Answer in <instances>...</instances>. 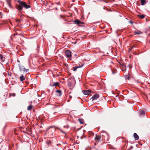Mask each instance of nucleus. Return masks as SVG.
Returning <instances> with one entry per match:
<instances>
[{"label":"nucleus","instance_id":"nucleus-16","mask_svg":"<svg viewBox=\"0 0 150 150\" xmlns=\"http://www.w3.org/2000/svg\"><path fill=\"white\" fill-rule=\"evenodd\" d=\"M59 84V83L58 82H56L52 84H50V86L52 87L54 86H57Z\"/></svg>","mask_w":150,"mask_h":150},{"label":"nucleus","instance_id":"nucleus-34","mask_svg":"<svg viewBox=\"0 0 150 150\" xmlns=\"http://www.w3.org/2000/svg\"><path fill=\"white\" fill-rule=\"evenodd\" d=\"M69 98H71V96H69Z\"/></svg>","mask_w":150,"mask_h":150},{"label":"nucleus","instance_id":"nucleus-29","mask_svg":"<svg viewBox=\"0 0 150 150\" xmlns=\"http://www.w3.org/2000/svg\"><path fill=\"white\" fill-rule=\"evenodd\" d=\"M60 2H58L55 3V4L58 5H59L60 4Z\"/></svg>","mask_w":150,"mask_h":150},{"label":"nucleus","instance_id":"nucleus-26","mask_svg":"<svg viewBox=\"0 0 150 150\" xmlns=\"http://www.w3.org/2000/svg\"><path fill=\"white\" fill-rule=\"evenodd\" d=\"M16 21L18 23H19L20 22L21 20L20 19H16Z\"/></svg>","mask_w":150,"mask_h":150},{"label":"nucleus","instance_id":"nucleus-6","mask_svg":"<svg viewBox=\"0 0 150 150\" xmlns=\"http://www.w3.org/2000/svg\"><path fill=\"white\" fill-rule=\"evenodd\" d=\"M74 23L76 24H84V23L83 22L80 21L79 20L77 19L74 21Z\"/></svg>","mask_w":150,"mask_h":150},{"label":"nucleus","instance_id":"nucleus-18","mask_svg":"<svg viewBox=\"0 0 150 150\" xmlns=\"http://www.w3.org/2000/svg\"><path fill=\"white\" fill-rule=\"evenodd\" d=\"M140 114L141 115H144L145 114V112L143 110H140L139 111Z\"/></svg>","mask_w":150,"mask_h":150},{"label":"nucleus","instance_id":"nucleus-30","mask_svg":"<svg viewBox=\"0 0 150 150\" xmlns=\"http://www.w3.org/2000/svg\"><path fill=\"white\" fill-rule=\"evenodd\" d=\"M133 148V147L132 146H131L130 147L129 149H128V150H129L130 149H132Z\"/></svg>","mask_w":150,"mask_h":150},{"label":"nucleus","instance_id":"nucleus-19","mask_svg":"<svg viewBox=\"0 0 150 150\" xmlns=\"http://www.w3.org/2000/svg\"><path fill=\"white\" fill-rule=\"evenodd\" d=\"M33 106L31 105H30L28 106L27 107V109L28 110H30L31 109L33 108Z\"/></svg>","mask_w":150,"mask_h":150},{"label":"nucleus","instance_id":"nucleus-17","mask_svg":"<svg viewBox=\"0 0 150 150\" xmlns=\"http://www.w3.org/2000/svg\"><path fill=\"white\" fill-rule=\"evenodd\" d=\"M57 128L59 130L60 132H62V133H63L64 134H65V135H66V132L65 131H64L63 130H62V129H59V128Z\"/></svg>","mask_w":150,"mask_h":150},{"label":"nucleus","instance_id":"nucleus-23","mask_svg":"<svg viewBox=\"0 0 150 150\" xmlns=\"http://www.w3.org/2000/svg\"><path fill=\"white\" fill-rule=\"evenodd\" d=\"M5 59V57H3L1 59V60L3 62L4 61Z\"/></svg>","mask_w":150,"mask_h":150},{"label":"nucleus","instance_id":"nucleus-4","mask_svg":"<svg viewBox=\"0 0 150 150\" xmlns=\"http://www.w3.org/2000/svg\"><path fill=\"white\" fill-rule=\"evenodd\" d=\"M101 135L102 136H104L105 137H106L107 139L109 138V135L105 132L104 131H102L101 133Z\"/></svg>","mask_w":150,"mask_h":150},{"label":"nucleus","instance_id":"nucleus-31","mask_svg":"<svg viewBox=\"0 0 150 150\" xmlns=\"http://www.w3.org/2000/svg\"><path fill=\"white\" fill-rule=\"evenodd\" d=\"M129 23L131 24H132L133 23V22L132 21H130Z\"/></svg>","mask_w":150,"mask_h":150},{"label":"nucleus","instance_id":"nucleus-37","mask_svg":"<svg viewBox=\"0 0 150 150\" xmlns=\"http://www.w3.org/2000/svg\"><path fill=\"white\" fill-rule=\"evenodd\" d=\"M129 77L128 78V79H129Z\"/></svg>","mask_w":150,"mask_h":150},{"label":"nucleus","instance_id":"nucleus-20","mask_svg":"<svg viewBox=\"0 0 150 150\" xmlns=\"http://www.w3.org/2000/svg\"><path fill=\"white\" fill-rule=\"evenodd\" d=\"M7 3L9 6H11V0H7Z\"/></svg>","mask_w":150,"mask_h":150},{"label":"nucleus","instance_id":"nucleus-25","mask_svg":"<svg viewBox=\"0 0 150 150\" xmlns=\"http://www.w3.org/2000/svg\"><path fill=\"white\" fill-rule=\"evenodd\" d=\"M16 95V94L15 93H13L12 94L10 93L9 96H15Z\"/></svg>","mask_w":150,"mask_h":150},{"label":"nucleus","instance_id":"nucleus-33","mask_svg":"<svg viewBox=\"0 0 150 150\" xmlns=\"http://www.w3.org/2000/svg\"><path fill=\"white\" fill-rule=\"evenodd\" d=\"M122 67L123 68H124V67H125V66L124 65H123L122 66Z\"/></svg>","mask_w":150,"mask_h":150},{"label":"nucleus","instance_id":"nucleus-12","mask_svg":"<svg viewBox=\"0 0 150 150\" xmlns=\"http://www.w3.org/2000/svg\"><path fill=\"white\" fill-rule=\"evenodd\" d=\"M56 92L57 93H58V94H57V95L58 96H61L62 95V92L60 90H57L56 91Z\"/></svg>","mask_w":150,"mask_h":150},{"label":"nucleus","instance_id":"nucleus-14","mask_svg":"<svg viewBox=\"0 0 150 150\" xmlns=\"http://www.w3.org/2000/svg\"><path fill=\"white\" fill-rule=\"evenodd\" d=\"M25 79V77L23 75H22L20 77V79L21 81L24 80Z\"/></svg>","mask_w":150,"mask_h":150},{"label":"nucleus","instance_id":"nucleus-32","mask_svg":"<svg viewBox=\"0 0 150 150\" xmlns=\"http://www.w3.org/2000/svg\"><path fill=\"white\" fill-rule=\"evenodd\" d=\"M2 17V15H1V14H0V17L1 18V17Z\"/></svg>","mask_w":150,"mask_h":150},{"label":"nucleus","instance_id":"nucleus-35","mask_svg":"<svg viewBox=\"0 0 150 150\" xmlns=\"http://www.w3.org/2000/svg\"><path fill=\"white\" fill-rule=\"evenodd\" d=\"M123 71H125V69H124V70H122Z\"/></svg>","mask_w":150,"mask_h":150},{"label":"nucleus","instance_id":"nucleus-24","mask_svg":"<svg viewBox=\"0 0 150 150\" xmlns=\"http://www.w3.org/2000/svg\"><path fill=\"white\" fill-rule=\"evenodd\" d=\"M139 18H143L144 17V15H142L139 16Z\"/></svg>","mask_w":150,"mask_h":150},{"label":"nucleus","instance_id":"nucleus-13","mask_svg":"<svg viewBox=\"0 0 150 150\" xmlns=\"http://www.w3.org/2000/svg\"><path fill=\"white\" fill-rule=\"evenodd\" d=\"M83 64L82 65L79 66H78V67H76L74 68L73 69V70L74 71H75L77 69L79 68H81L83 67Z\"/></svg>","mask_w":150,"mask_h":150},{"label":"nucleus","instance_id":"nucleus-5","mask_svg":"<svg viewBox=\"0 0 150 150\" xmlns=\"http://www.w3.org/2000/svg\"><path fill=\"white\" fill-rule=\"evenodd\" d=\"M99 97V95L97 94L93 95L91 98V99H92V101H93L94 100H97L98 98Z\"/></svg>","mask_w":150,"mask_h":150},{"label":"nucleus","instance_id":"nucleus-11","mask_svg":"<svg viewBox=\"0 0 150 150\" xmlns=\"http://www.w3.org/2000/svg\"><path fill=\"white\" fill-rule=\"evenodd\" d=\"M135 35H140L142 33V32L139 31H135L134 32Z\"/></svg>","mask_w":150,"mask_h":150},{"label":"nucleus","instance_id":"nucleus-10","mask_svg":"<svg viewBox=\"0 0 150 150\" xmlns=\"http://www.w3.org/2000/svg\"><path fill=\"white\" fill-rule=\"evenodd\" d=\"M46 143L48 146H51L52 144V142L50 140H47L46 142Z\"/></svg>","mask_w":150,"mask_h":150},{"label":"nucleus","instance_id":"nucleus-28","mask_svg":"<svg viewBox=\"0 0 150 150\" xmlns=\"http://www.w3.org/2000/svg\"><path fill=\"white\" fill-rule=\"evenodd\" d=\"M3 57V55L0 54V59H1Z\"/></svg>","mask_w":150,"mask_h":150},{"label":"nucleus","instance_id":"nucleus-15","mask_svg":"<svg viewBox=\"0 0 150 150\" xmlns=\"http://www.w3.org/2000/svg\"><path fill=\"white\" fill-rule=\"evenodd\" d=\"M78 121L81 124H83L84 123V121L83 120L81 119V118H79L78 119Z\"/></svg>","mask_w":150,"mask_h":150},{"label":"nucleus","instance_id":"nucleus-27","mask_svg":"<svg viewBox=\"0 0 150 150\" xmlns=\"http://www.w3.org/2000/svg\"><path fill=\"white\" fill-rule=\"evenodd\" d=\"M64 128H66L67 129H68L69 128V126L68 125H67V126H64Z\"/></svg>","mask_w":150,"mask_h":150},{"label":"nucleus","instance_id":"nucleus-7","mask_svg":"<svg viewBox=\"0 0 150 150\" xmlns=\"http://www.w3.org/2000/svg\"><path fill=\"white\" fill-rule=\"evenodd\" d=\"M83 92L85 95H87L90 94L91 93V91L89 90H85L83 91Z\"/></svg>","mask_w":150,"mask_h":150},{"label":"nucleus","instance_id":"nucleus-2","mask_svg":"<svg viewBox=\"0 0 150 150\" xmlns=\"http://www.w3.org/2000/svg\"><path fill=\"white\" fill-rule=\"evenodd\" d=\"M55 128L54 127H51L49 128L48 129L49 130L48 133L50 135L53 134L54 132L55 131Z\"/></svg>","mask_w":150,"mask_h":150},{"label":"nucleus","instance_id":"nucleus-36","mask_svg":"<svg viewBox=\"0 0 150 150\" xmlns=\"http://www.w3.org/2000/svg\"><path fill=\"white\" fill-rule=\"evenodd\" d=\"M112 73H113V74H114V72H113Z\"/></svg>","mask_w":150,"mask_h":150},{"label":"nucleus","instance_id":"nucleus-22","mask_svg":"<svg viewBox=\"0 0 150 150\" xmlns=\"http://www.w3.org/2000/svg\"><path fill=\"white\" fill-rule=\"evenodd\" d=\"M29 70V69H26L25 68H24V69H23V71L25 72H27Z\"/></svg>","mask_w":150,"mask_h":150},{"label":"nucleus","instance_id":"nucleus-21","mask_svg":"<svg viewBox=\"0 0 150 150\" xmlns=\"http://www.w3.org/2000/svg\"><path fill=\"white\" fill-rule=\"evenodd\" d=\"M20 70L21 71H23L24 68L23 66H19Z\"/></svg>","mask_w":150,"mask_h":150},{"label":"nucleus","instance_id":"nucleus-3","mask_svg":"<svg viewBox=\"0 0 150 150\" xmlns=\"http://www.w3.org/2000/svg\"><path fill=\"white\" fill-rule=\"evenodd\" d=\"M65 53L66 56L69 58L71 57V52L69 50H66L65 52Z\"/></svg>","mask_w":150,"mask_h":150},{"label":"nucleus","instance_id":"nucleus-8","mask_svg":"<svg viewBox=\"0 0 150 150\" xmlns=\"http://www.w3.org/2000/svg\"><path fill=\"white\" fill-rule=\"evenodd\" d=\"M101 137L100 135H96V137L95 138V140L96 142H98V141L100 140Z\"/></svg>","mask_w":150,"mask_h":150},{"label":"nucleus","instance_id":"nucleus-1","mask_svg":"<svg viewBox=\"0 0 150 150\" xmlns=\"http://www.w3.org/2000/svg\"><path fill=\"white\" fill-rule=\"evenodd\" d=\"M18 2L19 3V4L18 5H16V8L19 10H22L23 8V6L26 9H27L30 7V5H27L25 2L21 1L20 0H18Z\"/></svg>","mask_w":150,"mask_h":150},{"label":"nucleus","instance_id":"nucleus-9","mask_svg":"<svg viewBox=\"0 0 150 150\" xmlns=\"http://www.w3.org/2000/svg\"><path fill=\"white\" fill-rule=\"evenodd\" d=\"M135 140H137L139 139V137L136 133H134L133 134Z\"/></svg>","mask_w":150,"mask_h":150}]
</instances>
